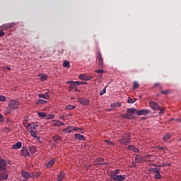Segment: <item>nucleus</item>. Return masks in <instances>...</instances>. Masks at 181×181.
<instances>
[{
	"mask_svg": "<svg viewBox=\"0 0 181 181\" xmlns=\"http://www.w3.org/2000/svg\"><path fill=\"white\" fill-rule=\"evenodd\" d=\"M98 66L99 69H103L104 64V59H103V56L101 55V52L98 54Z\"/></svg>",
	"mask_w": 181,
	"mask_h": 181,
	"instance_id": "obj_7",
	"label": "nucleus"
},
{
	"mask_svg": "<svg viewBox=\"0 0 181 181\" xmlns=\"http://www.w3.org/2000/svg\"><path fill=\"white\" fill-rule=\"evenodd\" d=\"M148 114H151V110L148 109L136 111V115H148Z\"/></svg>",
	"mask_w": 181,
	"mask_h": 181,
	"instance_id": "obj_9",
	"label": "nucleus"
},
{
	"mask_svg": "<svg viewBox=\"0 0 181 181\" xmlns=\"http://www.w3.org/2000/svg\"><path fill=\"white\" fill-rule=\"evenodd\" d=\"M63 179H64V173L61 171L58 175L57 180L62 181V180H63Z\"/></svg>",
	"mask_w": 181,
	"mask_h": 181,
	"instance_id": "obj_27",
	"label": "nucleus"
},
{
	"mask_svg": "<svg viewBox=\"0 0 181 181\" xmlns=\"http://www.w3.org/2000/svg\"><path fill=\"white\" fill-rule=\"evenodd\" d=\"M175 121H177L178 122H181V117L175 119Z\"/></svg>",
	"mask_w": 181,
	"mask_h": 181,
	"instance_id": "obj_60",
	"label": "nucleus"
},
{
	"mask_svg": "<svg viewBox=\"0 0 181 181\" xmlns=\"http://www.w3.org/2000/svg\"><path fill=\"white\" fill-rule=\"evenodd\" d=\"M149 105L151 107L152 110H154V111H156V110H159L160 108L159 105H158L155 101L150 102Z\"/></svg>",
	"mask_w": 181,
	"mask_h": 181,
	"instance_id": "obj_12",
	"label": "nucleus"
},
{
	"mask_svg": "<svg viewBox=\"0 0 181 181\" xmlns=\"http://www.w3.org/2000/svg\"><path fill=\"white\" fill-rule=\"evenodd\" d=\"M13 23H9L7 24H4L3 25H1V30H8V29H11V28H13Z\"/></svg>",
	"mask_w": 181,
	"mask_h": 181,
	"instance_id": "obj_11",
	"label": "nucleus"
},
{
	"mask_svg": "<svg viewBox=\"0 0 181 181\" xmlns=\"http://www.w3.org/2000/svg\"><path fill=\"white\" fill-rule=\"evenodd\" d=\"M75 91H79V90L78 89H77V88H75Z\"/></svg>",
	"mask_w": 181,
	"mask_h": 181,
	"instance_id": "obj_64",
	"label": "nucleus"
},
{
	"mask_svg": "<svg viewBox=\"0 0 181 181\" xmlns=\"http://www.w3.org/2000/svg\"><path fill=\"white\" fill-rule=\"evenodd\" d=\"M86 81H88V80H92L93 77L92 76H86Z\"/></svg>",
	"mask_w": 181,
	"mask_h": 181,
	"instance_id": "obj_59",
	"label": "nucleus"
},
{
	"mask_svg": "<svg viewBox=\"0 0 181 181\" xmlns=\"http://www.w3.org/2000/svg\"><path fill=\"white\" fill-rule=\"evenodd\" d=\"M5 121V119H4V115L0 114V122H4Z\"/></svg>",
	"mask_w": 181,
	"mask_h": 181,
	"instance_id": "obj_53",
	"label": "nucleus"
},
{
	"mask_svg": "<svg viewBox=\"0 0 181 181\" xmlns=\"http://www.w3.org/2000/svg\"><path fill=\"white\" fill-rule=\"evenodd\" d=\"M8 107L12 110H18L19 108V101L16 100H11L8 103Z\"/></svg>",
	"mask_w": 181,
	"mask_h": 181,
	"instance_id": "obj_2",
	"label": "nucleus"
},
{
	"mask_svg": "<svg viewBox=\"0 0 181 181\" xmlns=\"http://www.w3.org/2000/svg\"><path fill=\"white\" fill-rule=\"evenodd\" d=\"M66 84H70L69 86L70 90H73V88H74V87L77 86V83H76V81H68L66 82Z\"/></svg>",
	"mask_w": 181,
	"mask_h": 181,
	"instance_id": "obj_19",
	"label": "nucleus"
},
{
	"mask_svg": "<svg viewBox=\"0 0 181 181\" xmlns=\"http://www.w3.org/2000/svg\"><path fill=\"white\" fill-rule=\"evenodd\" d=\"M38 127L37 124L31 123L29 129H37Z\"/></svg>",
	"mask_w": 181,
	"mask_h": 181,
	"instance_id": "obj_32",
	"label": "nucleus"
},
{
	"mask_svg": "<svg viewBox=\"0 0 181 181\" xmlns=\"http://www.w3.org/2000/svg\"><path fill=\"white\" fill-rule=\"evenodd\" d=\"M165 166H170V163H165Z\"/></svg>",
	"mask_w": 181,
	"mask_h": 181,
	"instance_id": "obj_61",
	"label": "nucleus"
},
{
	"mask_svg": "<svg viewBox=\"0 0 181 181\" xmlns=\"http://www.w3.org/2000/svg\"><path fill=\"white\" fill-rule=\"evenodd\" d=\"M122 118H127V119H130L131 115L129 113H125L122 115Z\"/></svg>",
	"mask_w": 181,
	"mask_h": 181,
	"instance_id": "obj_36",
	"label": "nucleus"
},
{
	"mask_svg": "<svg viewBox=\"0 0 181 181\" xmlns=\"http://www.w3.org/2000/svg\"><path fill=\"white\" fill-rule=\"evenodd\" d=\"M161 94L166 95V94H169V90H163L161 91Z\"/></svg>",
	"mask_w": 181,
	"mask_h": 181,
	"instance_id": "obj_55",
	"label": "nucleus"
},
{
	"mask_svg": "<svg viewBox=\"0 0 181 181\" xmlns=\"http://www.w3.org/2000/svg\"><path fill=\"white\" fill-rule=\"evenodd\" d=\"M111 179H112L113 180H117V181H124L127 179V175H113Z\"/></svg>",
	"mask_w": 181,
	"mask_h": 181,
	"instance_id": "obj_6",
	"label": "nucleus"
},
{
	"mask_svg": "<svg viewBox=\"0 0 181 181\" xmlns=\"http://www.w3.org/2000/svg\"><path fill=\"white\" fill-rule=\"evenodd\" d=\"M21 175L25 180H28L29 177H30V174L25 170L21 171Z\"/></svg>",
	"mask_w": 181,
	"mask_h": 181,
	"instance_id": "obj_15",
	"label": "nucleus"
},
{
	"mask_svg": "<svg viewBox=\"0 0 181 181\" xmlns=\"http://www.w3.org/2000/svg\"><path fill=\"white\" fill-rule=\"evenodd\" d=\"M37 114L39 117H40L41 118H45V119H46L47 114L45 112H39Z\"/></svg>",
	"mask_w": 181,
	"mask_h": 181,
	"instance_id": "obj_35",
	"label": "nucleus"
},
{
	"mask_svg": "<svg viewBox=\"0 0 181 181\" xmlns=\"http://www.w3.org/2000/svg\"><path fill=\"white\" fill-rule=\"evenodd\" d=\"M95 160L98 163L97 164H95V166H101L103 163H101L100 162H104V158H97Z\"/></svg>",
	"mask_w": 181,
	"mask_h": 181,
	"instance_id": "obj_24",
	"label": "nucleus"
},
{
	"mask_svg": "<svg viewBox=\"0 0 181 181\" xmlns=\"http://www.w3.org/2000/svg\"><path fill=\"white\" fill-rule=\"evenodd\" d=\"M0 101H1V102L6 101V97H5L4 95H0Z\"/></svg>",
	"mask_w": 181,
	"mask_h": 181,
	"instance_id": "obj_49",
	"label": "nucleus"
},
{
	"mask_svg": "<svg viewBox=\"0 0 181 181\" xmlns=\"http://www.w3.org/2000/svg\"><path fill=\"white\" fill-rule=\"evenodd\" d=\"M164 112H165V108L163 107L160 109L159 114H164Z\"/></svg>",
	"mask_w": 181,
	"mask_h": 181,
	"instance_id": "obj_58",
	"label": "nucleus"
},
{
	"mask_svg": "<svg viewBox=\"0 0 181 181\" xmlns=\"http://www.w3.org/2000/svg\"><path fill=\"white\" fill-rule=\"evenodd\" d=\"M41 81H46L47 80V75H43L40 77Z\"/></svg>",
	"mask_w": 181,
	"mask_h": 181,
	"instance_id": "obj_47",
	"label": "nucleus"
},
{
	"mask_svg": "<svg viewBox=\"0 0 181 181\" xmlns=\"http://www.w3.org/2000/svg\"><path fill=\"white\" fill-rule=\"evenodd\" d=\"M30 135L32 136H33V138H35V139H40L39 137H37V136L36 135V132L33 131V130H30L29 131Z\"/></svg>",
	"mask_w": 181,
	"mask_h": 181,
	"instance_id": "obj_29",
	"label": "nucleus"
},
{
	"mask_svg": "<svg viewBox=\"0 0 181 181\" xmlns=\"http://www.w3.org/2000/svg\"><path fill=\"white\" fill-rule=\"evenodd\" d=\"M12 111H13V109L11 108V107H6L4 112V115H8L11 114V112H12Z\"/></svg>",
	"mask_w": 181,
	"mask_h": 181,
	"instance_id": "obj_22",
	"label": "nucleus"
},
{
	"mask_svg": "<svg viewBox=\"0 0 181 181\" xmlns=\"http://www.w3.org/2000/svg\"><path fill=\"white\" fill-rule=\"evenodd\" d=\"M136 111V109L132 107V108L127 109V114L132 115V114H134V112H135Z\"/></svg>",
	"mask_w": 181,
	"mask_h": 181,
	"instance_id": "obj_25",
	"label": "nucleus"
},
{
	"mask_svg": "<svg viewBox=\"0 0 181 181\" xmlns=\"http://www.w3.org/2000/svg\"><path fill=\"white\" fill-rule=\"evenodd\" d=\"M75 108H76V106L69 105L66 106L65 110H75Z\"/></svg>",
	"mask_w": 181,
	"mask_h": 181,
	"instance_id": "obj_37",
	"label": "nucleus"
},
{
	"mask_svg": "<svg viewBox=\"0 0 181 181\" xmlns=\"http://www.w3.org/2000/svg\"><path fill=\"white\" fill-rule=\"evenodd\" d=\"M170 138H172V136L170 135V134H167L163 136V141L164 142H168V141L169 139H170Z\"/></svg>",
	"mask_w": 181,
	"mask_h": 181,
	"instance_id": "obj_26",
	"label": "nucleus"
},
{
	"mask_svg": "<svg viewBox=\"0 0 181 181\" xmlns=\"http://www.w3.org/2000/svg\"><path fill=\"white\" fill-rule=\"evenodd\" d=\"M119 144L121 145H128L131 142V135L129 133H126L124 135L122 136V138L119 140Z\"/></svg>",
	"mask_w": 181,
	"mask_h": 181,
	"instance_id": "obj_1",
	"label": "nucleus"
},
{
	"mask_svg": "<svg viewBox=\"0 0 181 181\" xmlns=\"http://www.w3.org/2000/svg\"><path fill=\"white\" fill-rule=\"evenodd\" d=\"M52 121V122H56V123L53 124V127H62V126L64 125V123H63L60 120L53 119Z\"/></svg>",
	"mask_w": 181,
	"mask_h": 181,
	"instance_id": "obj_16",
	"label": "nucleus"
},
{
	"mask_svg": "<svg viewBox=\"0 0 181 181\" xmlns=\"http://www.w3.org/2000/svg\"><path fill=\"white\" fill-rule=\"evenodd\" d=\"M95 73H98V74H100L103 73H105V71H104V69H97L95 71Z\"/></svg>",
	"mask_w": 181,
	"mask_h": 181,
	"instance_id": "obj_45",
	"label": "nucleus"
},
{
	"mask_svg": "<svg viewBox=\"0 0 181 181\" xmlns=\"http://www.w3.org/2000/svg\"><path fill=\"white\" fill-rule=\"evenodd\" d=\"M151 172H153L154 173H160V168H151Z\"/></svg>",
	"mask_w": 181,
	"mask_h": 181,
	"instance_id": "obj_42",
	"label": "nucleus"
},
{
	"mask_svg": "<svg viewBox=\"0 0 181 181\" xmlns=\"http://www.w3.org/2000/svg\"><path fill=\"white\" fill-rule=\"evenodd\" d=\"M33 177H39L40 176V173H33Z\"/></svg>",
	"mask_w": 181,
	"mask_h": 181,
	"instance_id": "obj_48",
	"label": "nucleus"
},
{
	"mask_svg": "<svg viewBox=\"0 0 181 181\" xmlns=\"http://www.w3.org/2000/svg\"><path fill=\"white\" fill-rule=\"evenodd\" d=\"M53 118H54V115L49 114V115H47L45 119H53Z\"/></svg>",
	"mask_w": 181,
	"mask_h": 181,
	"instance_id": "obj_39",
	"label": "nucleus"
},
{
	"mask_svg": "<svg viewBox=\"0 0 181 181\" xmlns=\"http://www.w3.org/2000/svg\"><path fill=\"white\" fill-rule=\"evenodd\" d=\"M63 66L64 67H66V69L70 68V62H67V61H64L63 63Z\"/></svg>",
	"mask_w": 181,
	"mask_h": 181,
	"instance_id": "obj_40",
	"label": "nucleus"
},
{
	"mask_svg": "<svg viewBox=\"0 0 181 181\" xmlns=\"http://www.w3.org/2000/svg\"><path fill=\"white\" fill-rule=\"evenodd\" d=\"M156 179H160V177H162V176L160 175V173H157L155 175Z\"/></svg>",
	"mask_w": 181,
	"mask_h": 181,
	"instance_id": "obj_52",
	"label": "nucleus"
},
{
	"mask_svg": "<svg viewBox=\"0 0 181 181\" xmlns=\"http://www.w3.org/2000/svg\"><path fill=\"white\" fill-rule=\"evenodd\" d=\"M112 108H117V107H121V103H115L111 105Z\"/></svg>",
	"mask_w": 181,
	"mask_h": 181,
	"instance_id": "obj_34",
	"label": "nucleus"
},
{
	"mask_svg": "<svg viewBox=\"0 0 181 181\" xmlns=\"http://www.w3.org/2000/svg\"><path fill=\"white\" fill-rule=\"evenodd\" d=\"M154 86H159V83H156L155 84H154Z\"/></svg>",
	"mask_w": 181,
	"mask_h": 181,
	"instance_id": "obj_63",
	"label": "nucleus"
},
{
	"mask_svg": "<svg viewBox=\"0 0 181 181\" xmlns=\"http://www.w3.org/2000/svg\"><path fill=\"white\" fill-rule=\"evenodd\" d=\"M23 125H24L25 128H30V123L25 122L23 124Z\"/></svg>",
	"mask_w": 181,
	"mask_h": 181,
	"instance_id": "obj_51",
	"label": "nucleus"
},
{
	"mask_svg": "<svg viewBox=\"0 0 181 181\" xmlns=\"http://www.w3.org/2000/svg\"><path fill=\"white\" fill-rule=\"evenodd\" d=\"M47 101H46L45 100H43V99H39L37 102H36V104H47Z\"/></svg>",
	"mask_w": 181,
	"mask_h": 181,
	"instance_id": "obj_33",
	"label": "nucleus"
},
{
	"mask_svg": "<svg viewBox=\"0 0 181 181\" xmlns=\"http://www.w3.org/2000/svg\"><path fill=\"white\" fill-rule=\"evenodd\" d=\"M128 151H132V152H134V153H138L139 152V148L135 147L134 145H129L127 146Z\"/></svg>",
	"mask_w": 181,
	"mask_h": 181,
	"instance_id": "obj_13",
	"label": "nucleus"
},
{
	"mask_svg": "<svg viewBox=\"0 0 181 181\" xmlns=\"http://www.w3.org/2000/svg\"><path fill=\"white\" fill-rule=\"evenodd\" d=\"M132 168H136V162L133 161V162L132 163Z\"/></svg>",
	"mask_w": 181,
	"mask_h": 181,
	"instance_id": "obj_56",
	"label": "nucleus"
},
{
	"mask_svg": "<svg viewBox=\"0 0 181 181\" xmlns=\"http://www.w3.org/2000/svg\"><path fill=\"white\" fill-rule=\"evenodd\" d=\"M114 175H119V169H116L115 171H112V172L110 173V179L112 178V176H113Z\"/></svg>",
	"mask_w": 181,
	"mask_h": 181,
	"instance_id": "obj_28",
	"label": "nucleus"
},
{
	"mask_svg": "<svg viewBox=\"0 0 181 181\" xmlns=\"http://www.w3.org/2000/svg\"><path fill=\"white\" fill-rule=\"evenodd\" d=\"M62 137H60L59 135H56L52 137V141H54V142H57V141H60Z\"/></svg>",
	"mask_w": 181,
	"mask_h": 181,
	"instance_id": "obj_31",
	"label": "nucleus"
},
{
	"mask_svg": "<svg viewBox=\"0 0 181 181\" xmlns=\"http://www.w3.org/2000/svg\"><path fill=\"white\" fill-rule=\"evenodd\" d=\"M21 156H23L24 158H29L30 156V153H29L27 147L23 146L21 148Z\"/></svg>",
	"mask_w": 181,
	"mask_h": 181,
	"instance_id": "obj_4",
	"label": "nucleus"
},
{
	"mask_svg": "<svg viewBox=\"0 0 181 181\" xmlns=\"http://www.w3.org/2000/svg\"><path fill=\"white\" fill-rule=\"evenodd\" d=\"M138 87H139V83H138V82H136V81H134L132 89L136 90V88H138Z\"/></svg>",
	"mask_w": 181,
	"mask_h": 181,
	"instance_id": "obj_38",
	"label": "nucleus"
},
{
	"mask_svg": "<svg viewBox=\"0 0 181 181\" xmlns=\"http://www.w3.org/2000/svg\"><path fill=\"white\" fill-rule=\"evenodd\" d=\"M78 103L81 104L82 105H88L90 104V100L86 98H78Z\"/></svg>",
	"mask_w": 181,
	"mask_h": 181,
	"instance_id": "obj_8",
	"label": "nucleus"
},
{
	"mask_svg": "<svg viewBox=\"0 0 181 181\" xmlns=\"http://www.w3.org/2000/svg\"><path fill=\"white\" fill-rule=\"evenodd\" d=\"M72 131H81V129L74 126H68L63 129V132H67V134H70Z\"/></svg>",
	"mask_w": 181,
	"mask_h": 181,
	"instance_id": "obj_3",
	"label": "nucleus"
},
{
	"mask_svg": "<svg viewBox=\"0 0 181 181\" xmlns=\"http://www.w3.org/2000/svg\"><path fill=\"white\" fill-rule=\"evenodd\" d=\"M21 148H22V142L18 141L12 146L11 149H21Z\"/></svg>",
	"mask_w": 181,
	"mask_h": 181,
	"instance_id": "obj_17",
	"label": "nucleus"
},
{
	"mask_svg": "<svg viewBox=\"0 0 181 181\" xmlns=\"http://www.w3.org/2000/svg\"><path fill=\"white\" fill-rule=\"evenodd\" d=\"M2 36H5V33H4V30H0V37H2Z\"/></svg>",
	"mask_w": 181,
	"mask_h": 181,
	"instance_id": "obj_57",
	"label": "nucleus"
},
{
	"mask_svg": "<svg viewBox=\"0 0 181 181\" xmlns=\"http://www.w3.org/2000/svg\"><path fill=\"white\" fill-rule=\"evenodd\" d=\"M54 163H56V159L54 158V159L49 160L46 164V168H52V166H53V165H54Z\"/></svg>",
	"mask_w": 181,
	"mask_h": 181,
	"instance_id": "obj_21",
	"label": "nucleus"
},
{
	"mask_svg": "<svg viewBox=\"0 0 181 181\" xmlns=\"http://www.w3.org/2000/svg\"><path fill=\"white\" fill-rule=\"evenodd\" d=\"M38 97L40 98H44L45 100H49V98H50V95H46L45 94H43V93H40L38 95Z\"/></svg>",
	"mask_w": 181,
	"mask_h": 181,
	"instance_id": "obj_23",
	"label": "nucleus"
},
{
	"mask_svg": "<svg viewBox=\"0 0 181 181\" xmlns=\"http://www.w3.org/2000/svg\"><path fill=\"white\" fill-rule=\"evenodd\" d=\"M8 172L6 170H4L2 172L0 173V180L4 181L8 179Z\"/></svg>",
	"mask_w": 181,
	"mask_h": 181,
	"instance_id": "obj_10",
	"label": "nucleus"
},
{
	"mask_svg": "<svg viewBox=\"0 0 181 181\" xmlns=\"http://www.w3.org/2000/svg\"><path fill=\"white\" fill-rule=\"evenodd\" d=\"M105 142L107 144V145H114L113 142L108 139L105 140Z\"/></svg>",
	"mask_w": 181,
	"mask_h": 181,
	"instance_id": "obj_50",
	"label": "nucleus"
},
{
	"mask_svg": "<svg viewBox=\"0 0 181 181\" xmlns=\"http://www.w3.org/2000/svg\"><path fill=\"white\" fill-rule=\"evenodd\" d=\"M75 83H76V86H83V85L87 84V82H84V81L80 82V81H76Z\"/></svg>",
	"mask_w": 181,
	"mask_h": 181,
	"instance_id": "obj_43",
	"label": "nucleus"
},
{
	"mask_svg": "<svg viewBox=\"0 0 181 181\" xmlns=\"http://www.w3.org/2000/svg\"><path fill=\"white\" fill-rule=\"evenodd\" d=\"M97 80L98 83H103V74H98L97 76Z\"/></svg>",
	"mask_w": 181,
	"mask_h": 181,
	"instance_id": "obj_30",
	"label": "nucleus"
},
{
	"mask_svg": "<svg viewBox=\"0 0 181 181\" xmlns=\"http://www.w3.org/2000/svg\"><path fill=\"white\" fill-rule=\"evenodd\" d=\"M135 157V162L136 163H142V162H144V157L138 155V154H134Z\"/></svg>",
	"mask_w": 181,
	"mask_h": 181,
	"instance_id": "obj_14",
	"label": "nucleus"
},
{
	"mask_svg": "<svg viewBox=\"0 0 181 181\" xmlns=\"http://www.w3.org/2000/svg\"><path fill=\"white\" fill-rule=\"evenodd\" d=\"M79 78L81 80H84L85 81H86V74H81L79 76Z\"/></svg>",
	"mask_w": 181,
	"mask_h": 181,
	"instance_id": "obj_46",
	"label": "nucleus"
},
{
	"mask_svg": "<svg viewBox=\"0 0 181 181\" xmlns=\"http://www.w3.org/2000/svg\"><path fill=\"white\" fill-rule=\"evenodd\" d=\"M156 168H165V163L164 164H160V165H156Z\"/></svg>",
	"mask_w": 181,
	"mask_h": 181,
	"instance_id": "obj_54",
	"label": "nucleus"
},
{
	"mask_svg": "<svg viewBox=\"0 0 181 181\" xmlns=\"http://www.w3.org/2000/svg\"><path fill=\"white\" fill-rule=\"evenodd\" d=\"M6 166H8V160L5 159L0 158V172L2 170H5L6 169Z\"/></svg>",
	"mask_w": 181,
	"mask_h": 181,
	"instance_id": "obj_5",
	"label": "nucleus"
},
{
	"mask_svg": "<svg viewBox=\"0 0 181 181\" xmlns=\"http://www.w3.org/2000/svg\"><path fill=\"white\" fill-rule=\"evenodd\" d=\"M107 93V86H105L100 93V95H104Z\"/></svg>",
	"mask_w": 181,
	"mask_h": 181,
	"instance_id": "obj_44",
	"label": "nucleus"
},
{
	"mask_svg": "<svg viewBox=\"0 0 181 181\" xmlns=\"http://www.w3.org/2000/svg\"><path fill=\"white\" fill-rule=\"evenodd\" d=\"M29 151L30 152V153L33 154V153H36V152L37 151V148H36L35 146H30L28 147Z\"/></svg>",
	"mask_w": 181,
	"mask_h": 181,
	"instance_id": "obj_20",
	"label": "nucleus"
},
{
	"mask_svg": "<svg viewBox=\"0 0 181 181\" xmlns=\"http://www.w3.org/2000/svg\"><path fill=\"white\" fill-rule=\"evenodd\" d=\"M6 70H8V71L11 70V67L7 66V67H6Z\"/></svg>",
	"mask_w": 181,
	"mask_h": 181,
	"instance_id": "obj_62",
	"label": "nucleus"
},
{
	"mask_svg": "<svg viewBox=\"0 0 181 181\" xmlns=\"http://www.w3.org/2000/svg\"><path fill=\"white\" fill-rule=\"evenodd\" d=\"M74 136L75 139H78V141H86V137L80 134H76Z\"/></svg>",
	"mask_w": 181,
	"mask_h": 181,
	"instance_id": "obj_18",
	"label": "nucleus"
},
{
	"mask_svg": "<svg viewBox=\"0 0 181 181\" xmlns=\"http://www.w3.org/2000/svg\"><path fill=\"white\" fill-rule=\"evenodd\" d=\"M135 101H136V99H132L131 98H129L127 100L128 104H134V103H135Z\"/></svg>",
	"mask_w": 181,
	"mask_h": 181,
	"instance_id": "obj_41",
	"label": "nucleus"
}]
</instances>
